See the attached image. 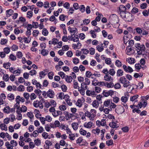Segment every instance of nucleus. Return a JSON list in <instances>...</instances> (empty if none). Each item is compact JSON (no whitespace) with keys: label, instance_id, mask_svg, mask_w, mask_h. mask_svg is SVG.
<instances>
[{"label":"nucleus","instance_id":"nucleus-1","mask_svg":"<svg viewBox=\"0 0 149 149\" xmlns=\"http://www.w3.org/2000/svg\"><path fill=\"white\" fill-rule=\"evenodd\" d=\"M109 20L111 24L116 25V27H118L120 25L118 23L119 19L118 16L116 14L111 15L109 17Z\"/></svg>","mask_w":149,"mask_h":149},{"label":"nucleus","instance_id":"nucleus-2","mask_svg":"<svg viewBox=\"0 0 149 149\" xmlns=\"http://www.w3.org/2000/svg\"><path fill=\"white\" fill-rule=\"evenodd\" d=\"M135 47L137 48L136 51L138 55H141L145 51V47L143 45H141L139 43H137L135 44Z\"/></svg>","mask_w":149,"mask_h":149},{"label":"nucleus","instance_id":"nucleus-3","mask_svg":"<svg viewBox=\"0 0 149 149\" xmlns=\"http://www.w3.org/2000/svg\"><path fill=\"white\" fill-rule=\"evenodd\" d=\"M119 81L120 83L123 84V86L125 88H127L130 86V81L127 80L124 76L120 77Z\"/></svg>","mask_w":149,"mask_h":149},{"label":"nucleus","instance_id":"nucleus-4","mask_svg":"<svg viewBox=\"0 0 149 149\" xmlns=\"http://www.w3.org/2000/svg\"><path fill=\"white\" fill-rule=\"evenodd\" d=\"M114 91L112 90H110L108 91L106 90H104L102 92V94L104 96L107 97L109 95L111 96L114 94Z\"/></svg>","mask_w":149,"mask_h":149},{"label":"nucleus","instance_id":"nucleus-5","mask_svg":"<svg viewBox=\"0 0 149 149\" xmlns=\"http://www.w3.org/2000/svg\"><path fill=\"white\" fill-rule=\"evenodd\" d=\"M68 30L71 33V36L75 35L78 32L77 29L76 28H71L70 26L68 27Z\"/></svg>","mask_w":149,"mask_h":149},{"label":"nucleus","instance_id":"nucleus-6","mask_svg":"<svg viewBox=\"0 0 149 149\" xmlns=\"http://www.w3.org/2000/svg\"><path fill=\"white\" fill-rule=\"evenodd\" d=\"M125 18L126 19L127 21L131 22L134 20V17L131 13L128 12L127 14L126 17Z\"/></svg>","mask_w":149,"mask_h":149},{"label":"nucleus","instance_id":"nucleus-7","mask_svg":"<svg viewBox=\"0 0 149 149\" xmlns=\"http://www.w3.org/2000/svg\"><path fill=\"white\" fill-rule=\"evenodd\" d=\"M115 111L118 113L122 114L124 112L125 109L123 106L119 105L118 108L116 109Z\"/></svg>","mask_w":149,"mask_h":149},{"label":"nucleus","instance_id":"nucleus-8","mask_svg":"<svg viewBox=\"0 0 149 149\" xmlns=\"http://www.w3.org/2000/svg\"><path fill=\"white\" fill-rule=\"evenodd\" d=\"M123 67L124 70L127 72L131 73L133 72L132 69L129 66L127 67L126 65H124L123 66Z\"/></svg>","mask_w":149,"mask_h":149},{"label":"nucleus","instance_id":"nucleus-9","mask_svg":"<svg viewBox=\"0 0 149 149\" xmlns=\"http://www.w3.org/2000/svg\"><path fill=\"white\" fill-rule=\"evenodd\" d=\"M33 106L35 107L36 108L39 107L41 109H42L43 108V106L42 105V103L38 100H36L34 102Z\"/></svg>","mask_w":149,"mask_h":149},{"label":"nucleus","instance_id":"nucleus-10","mask_svg":"<svg viewBox=\"0 0 149 149\" xmlns=\"http://www.w3.org/2000/svg\"><path fill=\"white\" fill-rule=\"evenodd\" d=\"M47 96L50 98H53L54 95V91L52 90L49 89L47 92Z\"/></svg>","mask_w":149,"mask_h":149},{"label":"nucleus","instance_id":"nucleus-11","mask_svg":"<svg viewBox=\"0 0 149 149\" xmlns=\"http://www.w3.org/2000/svg\"><path fill=\"white\" fill-rule=\"evenodd\" d=\"M104 79L107 81H110L111 80H113V79L111 78V77L108 74H106L105 76L104 77Z\"/></svg>","mask_w":149,"mask_h":149},{"label":"nucleus","instance_id":"nucleus-12","mask_svg":"<svg viewBox=\"0 0 149 149\" xmlns=\"http://www.w3.org/2000/svg\"><path fill=\"white\" fill-rule=\"evenodd\" d=\"M109 125L110 127L113 128H117L119 127L116 123L113 121L109 123Z\"/></svg>","mask_w":149,"mask_h":149},{"label":"nucleus","instance_id":"nucleus-13","mask_svg":"<svg viewBox=\"0 0 149 149\" xmlns=\"http://www.w3.org/2000/svg\"><path fill=\"white\" fill-rule=\"evenodd\" d=\"M112 102V100L111 99H108L104 101V105L105 107H107L109 106Z\"/></svg>","mask_w":149,"mask_h":149},{"label":"nucleus","instance_id":"nucleus-14","mask_svg":"<svg viewBox=\"0 0 149 149\" xmlns=\"http://www.w3.org/2000/svg\"><path fill=\"white\" fill-rule=\"evenodd\" d=\"M123 71L121 69H119L116 72V76L117 77H120L123 74Z\"/></svg>","mask_w":149,"mask_h":149},{"label":"nucleus","instance_id":"nucleus-15","mask_svg":"<svg viewBox=\"0 0 149 149\" xmlns=\"http://www.w3.org/2000/svg\"><path fill=\"white\" fill-rule=\"evenodd\" d=\"M90 112L93 116L92 118H91V119L94 120V117L95 116L97 112L96 110L94 109H91L90 111Z\"/></svg>","mask_w":149,"mask_h":149},{"label":"nucleus","instance_id":"nucleus-16","mask_svg":"<svg viewBox=\"0 0 149 149\" xmlns=\"http://www.w3.org/2000/svg\"><path fill=\"white\" fill-rule=\"evenodd\" d=\"M130 36V35H127V36H124L123 37V40L124 41V43L126 44L130 39V38L128 37Z\"/></svg>","mask_w":149,"mask_h":149},{"label":"nucleus","instance_id":"nucleus-17","mask_svg":"<svg viewBox=\"0 0 149 149\" xmlns=\"http://www.w3.org/2000/svg\"><path fill=\"white\" fill-rule=\"evenodd\" d=\"M119 12L127 11L126 10L125 6L123 5H120L118 7Z\"/></svg>","mask_w":149,"mask_h":149},{"label":"nucleus","instance_id":"nucleus-18","mask_svg":"<svg viewBox=\"0 0 149 149\" xmlns=\"http://www.w3.org/2000/svg\"><path fill=\"white\" fill-rule=\"evenodd\" d=\"M139 96L138 95H135L132 96H131L130 98V100L131 101L133 102L135 101V102H137V100H136L138 97H139Z\"/></svg>","mask_w":149,"mask_h":149},{"label":"nucleus","instance_id":"nucleus-19","mask_svg":"<svg viewBox=\"0 0 149 149\" xmlns=\"http://www.w3.org/2000/svg\"><path fill=\"white\" fill-rule=\"evenodd\" d=\"M127 11L120 12L119 14L120 16L122 18H125L126 17L127 14Z\"/></svg>","mask_w":149,"mask_h":149},{"label":"nucleus","instance_id":"nucleus-20","mask_svg":"<svg viewBox=\"0 0 149 149\" xmlns=\"http://www.w3.org/2000/svg\"><path fill=\"white\" fill-rule=\"evenodd\" d=\"M13 13V10L12 9L7 10L6 11V15L7 16L10 17Z\"/></svg>","mask_w":149,"mask_h":149},{"label":"nucleus","instance_id":"nucleus-21","mask_svg":"<svg viewBox=\"0 0 149 149\" xmlns=\"http://www.w3.org/2000/svg\"><path fill=\"white\" fill-rule=\"evenodd\" d=\"M72 78L71 76L66 75L65 78V80L68 83H70L72 81Z\"/></svg>","mask_w":149,"mask_h":149},{"label":"nucleus","instance_id":"nucleus-22","mask_svg":"<svg viewBox=\"0 0 149 149\" xmlns=\"http://www.w3.org/2000/svg\"><path fill=\"white\" fill-rule=\"evenodd\" d=\"M49 51L47 49H42L41 51V53L44 56L47 55L48 54Z\"/></svg>","mask_w":149,"mask_h":149},{"label":"nucleus","instance_id":"nucleus-23","mask_svg":"<svg viewBox=\"0 0 149 149\" xmlns=\"http://www.w3.org/2000/svg\"><path fill=\"white\" fill-rule=\"evenodd\" d=\"M93 123L91 121L88 122L87 123H85L84 126L87 128H90L92 126Z\"/></svg>","mask_w":149,"mask_h":149},{"label":"nucleus","instance_id":"nucleus-24","mask_svg":"<svg viewBox=\"0 0 149 149\" xmlns=\"http://www.w3.org/2000/svg\"><path fill=\"white\" fill-rule=\"evenodd\" d=\"M76 105L77 106H78L79 107H81L82 105V102L81 100V99H79L77 102L76 103Z\"/></svg>","mask_w":149,"mask_h":149},{"label":"nucleus","instance_id":"nucleus-25","mask_svg":"<svg viewBox=\"0 0 149 149\" xmlns=\"http://www.w3.org/2000/svg\"><path fill=\"white\" fill-rule=\"evenodd\" d=\"M85 116H87L88 117H89L90 118V120H93L91 119V118H92L93 116H92V115L91 112L87 111L86 112H85Z\"/></svg>","mask_w":149,"mask_h":149},{"label":"nucleus","instance_id":"nucleus-26","mask_svg":"<svg viewBox=\"0 0 149 149\" xmlns=\"http://www.w3.org/2000/svg\"><path fill=\"white\" fill-rule=\"evenodd\" d=\"M0 127L2 130H4L6 131L7 130V126L3 124H1L0 125Z\"/></svg>","mask_w":149,"mask_h":149},{"label":"nucleus","instance_id":"nucleus-27","mask_svg":"<svg viewBox=\"0 0 149 149\" xmlns=\"http://www.w3.org/2000/svg\"><path fill=\"white\" fill-rule=\"evenodd\" d=\"M10 108L9 106H6L5 107L3 110V111L4 113H8L10 111Z\"/></svg>","mask_w":149,"mask_h":149},{"label":"nucleus","instance_id":"nucleus-28","mask_svg":"<svg viewBox=\"0 0 149 149\" xmlns=\"http://www.w3.org/2000/svg\"><path fill=\"white\" fill-rule=\"evenodd\" d=\"M87 85L84 83H82L81 84V88L85 90L88 89V88Z\"/></svg>","mask_w":149,"mask_h":149},{"label":"nucleus","instance_id":"nucleus-29","mask_svg":"<svg viewBox=\"0 0 149 149\" xmlns=\"http://www.w3.org/2000/svg\"><path fill=\"white\" fill-rule=\"evenodd\" d=\"M5 145L7 149H13V146L10 145L8 142H6Z\"/></svg>","mask_w":149,"mask_h":149},{"label":"nucleus","instance_id":"nucleus-30","mask_svg":"<svg viewBox=\"0 0 149 149\" xmlns=\"http://www.w3.org/2000/svg\"><path fill=\"white\" fill-rule=\"evenodd\" d=\"M115 65L117 67L120 68L122 66V63L119 60H117L115 62Z\"/></svg>","mask_w":149,"mask_h":149},{"label":"nucleus","instance_id":"nucleus-31","mask_svg":"<svg viewBox=\"0 0 149 149\" xmlns=\"http://www.w3.org/2000/svg\"><path fill=\"white\" fill-rule=\"evenodd\" d=\"M8 98L9 100H12L14 99V95L12 93H10L8 95Z\"/></svg>","mask_w":149,"mask_h":149},{"label":"nucleus","instance_id":"nucleus-32","mask_svg":"<svg viewBox=\"0 0 149 149\" xmlns=\"http://www.w3.org/2000/svg\"><path fill=\"white\" fill-rule=\"evenodd\" d=\"M62 11V9L61 8H59L57 11H54V15L57 17L59 15V12L60 11V13H61Z\"/></svg>","mask_w":149,"mask_h":149},{"label":"nucleus","instance_id":"nucleus-33","mask_svg":"<svg viewBox=\"0 0 149 149\" xmlns=\"http://www.w3.org/2000/svg\"><path fill=\"white\" fill-rule=\"evenodd\" d=\"M93 106L95 108H97L99 106L98 102L97 101L94 100L92 103Z\"/></svg>","mask_w":149,"mask_h":149},{"label":"nucleus","instance_id":"nucleus-34","mask_svg":"<svg viewBox=\"0 0 149 149\" xmlns=\"http://www.w3.org/2000/svg\"><path fill=\"white\" fill-rule=\"evenodd\" d=\"M73 82H74L73 84V87L75 89H79V88H80L78 86V83L77 82H75V80H74L73 81Z\"/></svg>","mask_w":149,"mask_h":149},{"label":"nucleus","instance_id":"nucleus-35","mask_svg":"<svg viewBox=\"0 0 149 149\" xmlns=\"http://www.w3.org/2000/svg\"><path fill=\"white\" fill-rule=\"evenodd\" d=\"M142 54L143 55L144 57L146 59H149V52H145L143 53Z\"/></svg>","mask_w":149,"mask_h":149},{"label":"nucleus","instance_id":"nucleus-36","mask_svg":"<svg viewBox=\"0 0 149 149\" xmlns=\"http://www.w3.org/2000/svg\"><path fill=\"white\" fill-rule=\"evenodd\" d=\"M139 11L138 9L136 7H134L131 10V12L134 14H135Z\"/></svg>","mask_w":149,"mask_h":149},{"label":"nucleus","instance_id":"nucleus-37","mask_svg":"<svg viewBox=\"0 0 149 149\" xmlns=\"http://www.w3.org/2000/svg\"><path fill=\"white\" fill-rule=\"evenodd\" d=\"M42 33L44 36H47L48 34V32L46 29L43 28L42 31Z\"/></svg>","mask_w":149,"mask_h":149},{"label":"nucleus","instance_id":"nucleus-38","mask_svg":"<svg viewBox=\"0 0 149 149\" xmlns=\"http://www.w3.org/2000/svg\"><path fill=\"white\" fill-rule=\"evenodd\" d=\"M3 79L5 81H8L9 79L8 75V74H4L3 76Z\"/></svg>","mask_w":149,"mask_h":149},{"label":"nucleus","instance_id":"nucleus-39","mask_svg":"<svg viewBox=\"0 0 149 149\" xmlns=\"http://www.w3.org/2000/svg\"><path fill=\"white\" fill-rule=\"evenodd\" d=\"M17 91H23L24 90V86L22 85L19 86L17 88Z\"/></svg>","mask_w":149,"mask_h":149},{"label":"nucleus","instance_id":"nucleus-40","mask_svg":"<svg viewBox=\"0 0 149 149\" xmlns=\"http://www.w3.org/2000/svg\"><path fill=\"white\" fill-rule=\"evenodd\" d=\"M90 33L92 37L93 38H95L96 37V35L95 32L94 30H91L90 32Z\"/></svg>","mask_w":149,"mask_h":149},{"label":"nucleus","instance_id":"nucleus-41","mask_svg":"<svg viewBox=\"0 0 149 149\" xmlns=\"http://www.w3.org/2000/svg\"><path fill=\"white\" fill-rule=\"evenodd\" d=\"M54 75V73L52 72H50L48 74V78L50 79H53V76Z\"/></svg>","mask_w":149,"mask_h":149},{"label":"nucleus","instance_id":"nucleus-42","mask_svg":"<svg viewBox=\"0 0 149 149\" xmlns=\"http://www.w3.org/2000/svg\"><path fill=\"white\" fill-rule=\"evenodd\" d=\"M60 87H61L62 91L63 92H65L66 91L67 88L65 85L63 84L61 86H60Z\"/></svg>","mask_w":149,"mask_h":149},{"label":"nucleus","instance_id":"nucleus-43","mask_svg":"<svg viewBox=\"0 0 149 149\" xmlns=\"http://www.w3.org/2000/svg\"><path fill=\"white\" fill-rule=\"evenodd\" d=\"M100 130L99 129L96 128L95 129L93 130L92 132L93 133H94V134H97V135H98L100 133Z\"/></svg>","mask_w":149,"mask_h":149},{"label":"nucleus","instance_id":"nucleus-44","mask_svg":"<svg viewBox=\"0 0 149 149\" xmlns=\"http://www.w3.org/2000/svg\"><path fill=\"white\" fill-rule=\"evenodd\" d=\"M66 16L64 14H62L60 15L59 17V19L62 21H64L65 19Z\"/></svg>","mask_w":149,"mask_h":149},{"label":"nucleus","instance_id":"nucleus-45","mask_svg":"<svg viewBox=\"0 0 149 149\" xmlns=\"http://www.w3.org/2000/svg\"><path fill=\"white\" fill-rule=\"evenodd\" d=\"M77 124L76 123H72V126L74 130H76L78 127Z\"/></svg>","mask_w":149,"mask_h":149},{"label":"nucleus","instance_id":"nucleus-46","mask_svg":"<svg viewBox=\"0 0 149 149\" xmlns=\"http://www.w3.org/2000/svg\"><path fill=\"white\" fill-rule=\"evenodd\" d=\"M33 15V12L32 11H29L27 13V17L30 19Z\"/></svg>","mask_w":149,"mask_h":149},{"label":"nucleus","instance_id":"nucleus-47","mask_svg":"<svg viewBox=\"0 0 149 149\" xmlns=\"http://www.w3.org/2000/svg\"><path fill=\"white\" fill-rule=\"evenodd\" d=\"M23 39L24 40V42L26 43H29L31 40V39L30 38L29 39H28V38H26L24 36L23 37Z\"/></svg>","mask_w":149,"mask_h":149},{"label":"nucleus","instance_id":"nucleus-48","mask_svg":"<svg viewBox=\"0 0 149 149\" xmlns=\"http://www.w3.org/2000/svg\"><path fill=\"white\" fill-rule=\"evenodd\" d=\"M8 42V40L6 39H2L1 40L0 43L1 45H4L6 44Z\"/></svg>","mask_w":149,"mask_h":149},{"label":"nucleus","instance_id":"nucleus-49","mask_svg":"<svg viewBox=\"0 0 149 149\" xmlns=\"http://www.w3.org/2000/svg\"><path fill=\"white\" fill-rule=\"evenodd\" d=\"M126 50H127V54L128 55H130L131 54V53H130V52L132 50L130 46H128L127 47Z\"/></svg>","mask_w":149,"mask_h":149},{"label":"nucleus","instance_id":"nucleus-50","mask_svg":"<svg viewBox=\"0 0 149 149\" xmlns=\"http://www.w3.org/2000/svg\"><path fill=\"white\" fill-rule=\"evenodd\" d=\"M108 73L112 76H113L115 74V71L113 69H110L108 72Z\"/></svg>","mask_w":149,"mask_h":149},{"label":"nucleus","instance_id":"nucleus-51","mask_svg":"<svg viewBox=\"0 0 149 149\" xmlns=\"http://www.w3.org/2000/svg\"><path fill=\"white\" fill-rule=\"evenodd\" d=\"M106 144L108 146H110L113 144V140L112 139H110L109 140L107 141L106 142Z\"/></svg>","mask_w":149,"mask_h":149},{"label":"nucleus","instance_id":"nucleus-52","mask_svg":"<svg viewBox=\"0 0 149 149\" xmlns=\"http://www.w3.org/2000/svg\"><path fill=\"white\" fill-rule=\"evenodd\" d=\"M10 143L11 144L12 146H16L17 145V142L14 140H11L10 141Z\"/></svg>","mask_w":149,"mask_h":149},{"label":"nucleus","instance_id":"nucleus-53","mask_svg":"<svg viewBox=\"0 0 149 149\" xmlns=\"http://www.w3.org/2000/svg\"><path fill=\"white\" fill-rule=\"evenodd\" d=\"M79 8L80 10L82 13H84L85 10V8L84 5H81Z\"/></svg>","mask_w":149,"mask_h":149},{"label":"nucleus","instance_id":"nucleus-54","mask_svg":"<svg viewBox=\"0 0 149 149\" xmlns=\"http://www.w3.org/2000/svg\"><path fill=\"white\" fill-rule=\"evenodd\" d=\"M82 83H85L86 85H89L91 83L90 80L87 78H86L85 79V81L83 82Z\"/></svg>","mask_w":149,"mask_h":149},{"label":"nucleus","instance_id":"nucleus-55","mask_svg":"<svg viewBox=\"0 0 149 149\" xmlns=\"http://www.w3.org/2000/svg\"><path fill=\"white\" fill-rule=\"evenodd\" d=\"M79 132L80 134L83 135H86L87 133L86 131L83 130L82 128H81L80 129Z\"/></svg>","mask_w":149,"mask_h":149},{"label":"nucleus","instance_id":"nucleus-56","mask_svg":"<svg viewBox=\"0 0 149 149\" xmlns=\"http://www.w3.org/2000/svg\"><path fill=\"white\" fill-rule=\"evenodd\" d=\"M69 138L71 140H74L75 139V135L74 134L71 133L69 134Z\"/></svg>","mask_w":149,"mask_h":149},{"label":"nucleus","instance_id":"nucleus-57","mask_svg":"<svg viewBox=\"0 0 149 149\" xmlns=\"http://www.w3.org/2000/svg\"><path fill=\"white\" fill-rule=\"evenodd\" d=\"M135 60L134 58H130V59H128V62L130 64L134 63H135Z\"/></svg>","mask_w":149,"mask_h":149},{"label":"nucleus","instance_id":"nucleus-58","mask_svg":"<svg viewBox=\"0 0 149 149\" xmlns=\"http://www.w3.org/2000/svg\"><path fill=\"white\" fill-rule=\"evenodd\" d=\"M23 96L26 100H28L30 97L29 93H24L23 94Z\"/></svg>","mask_w":149,"mask_h":149},{"label":"nucleus","instance_id":"nucleus-59","mask_svg":"<svg viewBox=\"0 0 149 149\" xmlns=\"http://www.w3.org/2000/svg\"><path fill=\"white\" fill-rule=\"evenodd\" d=\"M39 31H38L36 30L33 31L32 34L33 36L35 37L37 36L38 35Z\"/></svg>","mask_w":149,"mask_h":149},{"label":"nucleus","instance_id":"nucleus-60","mask_svg":"<svg viewBox=\"0 0 149 149\" xmlns=\"http://www.w3.org/2000/svg\"><path fill=\"white\" fill-rule=\"evenodd\" d=\"M73 62L74 64L76 65L79 63V60L77 58H73Z\"/></svg>","mask_w":149,"mask_h":149},{"label":"nucleus","instance_id":"nucleus-61","mask_svg":"<svg viewBox=\"0 0 149 149\" xmlns=\"http://www.w3.org/2000/svg\"><path fill=\"white\" fill-rule=\"evenodd\" d=\"M59 109L62 111H64L66 109V107L65 105H62L59 106Z\"/></svg>","mask_w":149,"mask_h":149},{"label":"nucleus","instance_id":"nucleus-62","mask_svg":"<svg viewBox=\"0 0 149 149\" xmlns=\"http://www.w3.org/2000/svg\"><path fill=\"white\" fill-rule=\"evenodd\" d=\"M32 25L33 27H34L35 29L38 28L39 26L38 22H32Z\"/></svg>","mask_w":149,"mask_h":149},{"label":"nucleus","instance_id":"nucleus-63","mask_svg":"<svg viewBox=\"0 0 149 149\" xmlns=\"http://www.w3.org/2000/svg\"><path fill=\"white\" fill-rule=\"evenodd\" d=\"M34 92L37 95H38L39 96H40L41 95L42 93L41 91L39 89L35 90L34 91Z\"/></svg>","mask_w":149,"mask_h":149},{"label":"nucleus","instance_id":"nucleus-64","mask_svg":"<svg viewBox=\"0 0 149 149\" xmlns=\"http://www.w3.org/2000/svg\"><path fill=\"white\" fill-rule=\"evenodd\" d=\"M144 27L147 29H149V21H147L144 24Z\"/></svg>","mask_w":149,"mask_h":149}]
</instances>
